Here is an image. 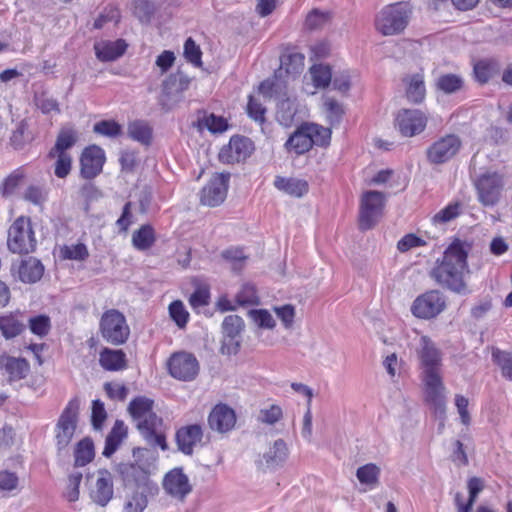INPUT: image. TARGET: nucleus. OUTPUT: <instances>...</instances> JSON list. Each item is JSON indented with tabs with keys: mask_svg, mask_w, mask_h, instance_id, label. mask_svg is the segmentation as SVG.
<instances>
[{
	"mask_svg": "<svg viewBox=\"0 0 512 512\" xmlns=\"http://www.w3.org/2000/svg\"><path fill=\"white\" fill-rule=\"evenodd\" d=\"M469 248L466 242L455 239L444 251L442 259L436 261L430 272L431 278L443 288L458 294L465 293L467 285L464 278L470 272L467 263Z\"/></svg>",
	"mask_w": 512,
	"mask_h": 512,
	"instance_id": "1",
	"label": "nucleus"
},
{
	"mask_svg": "<svg viewBox=\"0 0 512 512\" xmlns=\"http://www.w3.org/2000/svg\"><path fill=\"white\" fill-rule=\"evenodd\" d=\"M154 401L145 396L134 398L128 406V412L136 422L141 436L152 447L168 449L165 434L162 431L163 420L153 411Z\"/></svg>",
	"mask_w": 512,
	"mask_h": 512,
	"instance_id": "2",
	"label": "nucleus"
},
{
	"mask_svg": "<svg viewBox=\"0 0 512 512\" xmlns=\"http://www.w3.org/2000/svg\"><path fill=\"white\" fill-rule=\"evenodd\" d=\"M36 244L31 219L25 216L15 219L8 230L7 246L9 251L28 254L35 250Z\"/></svg>",
	"mask_w": 512,
	"mask_h": 512,
	"instance_id": "3",
	"label": "nucleus"
},
{
	"mask_svg": "<svg viewBox=\"0 0 512 512\" xmlns=\"http://www.w3.org/2000/svg\"><path fill=\"white\" fill-rule=\"evenodd\" d=\"M409 10L403 3L384 7L375 20L376 29L383 35H395L405 29L408 24Z\"/></svg>",
	"mask_w": 512,
	"mask_h": 512,
	"instance_id": "4",
	"label": "nucleus"
},
{
	"mask_svg": "<svg viewBox=\"0 0 512 512\" xmlns=\"http://www.w3.org/2000/svg\"><path fill=\"white\" fill-rule=\"evenodd\" d=\"M80 400L72 398L62 411L55 427V440L58 451H62L70 444L78 421Z\"/></svg>",
	"mask_w": 512,
	"mask_h": 512,
	"instance_id": "5",
	"label": "nucleus"
},
{
	"mask_svg": "<svg viewBox=\"0 0 512 512\" xmlns=\"http://www.w3.org/2000/svg\"><path fill=\"white\" fill-rule=\"evenodd\" d=\"M100 332L107 342L121 345L127 341L130 328L123 313L110 309L105 311L100 319Z\"/></svg>",
	"mask_w": 512,
	"mask_h": 512,
	"instance_id": "6",
	"label": "nucleus"
},
{
	"mask_svg": "<svg viewBox=\"0 0 512 512\" xmlns=\"http://www.w3.org/2000/svg\"><path fill=\"white\" fill-rule=\"evenodd\" d=\"M385 205V195L379 191H367L362 195L360 204L359 227L371 229L381 218Z\"/></svg>",
	"mask_w": 512,
	"mask_h": 512,
	"instance_id": "7",
	"label": "nucleus"
},
{
	"mask_svg": "<svg viewBox=\"0 0 512 512\" xmlns=\"http://www.w3.org/2000/svg\"><path fill=\"white\" fill-rule=\"evenodd\" d=\"M446 308V297L438 290H430L419 296L411 305V313L419 319L435 318Z\"/></svg>",
	"mask_w": 512,
	"mask_h": 512,
	"instance_id": "8",
	"label": "nucleus"
},
{
	"mask_svg": "<svg viewBox=\"0 0 512 512\" xmlns=\"http://www.w3.org/2000/svg\"><path fill=\"white\" fill-rule=\"evenodd\" d=\"M190 78L178 71L169 75L162 83L160 106L168 111L182 100L183 92L189 88Z\"/></svg>",
	"mask_w": 512,
	"mask_h": 512,
	"instance_id": "9",
	"label": "nucleus"
},
{
	"mask_svg": "<svg viewBox=\"0 0 512 512\" xmlns=\"http://www.w3.org/2000/svg\"><path fill=\"white\" fill-rule=\"evenodd\" d=\"M479 202L484 206L496 205L504 187V181L497 172H486L474 181Z\"/></svg>",
	"mask_w": 512,
	"mask_h": 512,
	"instance_id": "10",
	"label": "nucleus"
},
{
	"mask_svg": "<svg viewBox=\"0 0 512 512\" xmlns=\"http://www.w3.org/2000/svg\"><path fill=\"white\" fill-rule=\"evenodd\" d=\"M169 374L180 381H192L199 373L197 358L188 352L181 351L172 354L167 362Z\"/></svg>",
	"mask_w": 512,
	"mask_h": 512,
	"instance_id": "11",
	"label": "nucleus"
},
{
	"mask_svg": "<svg viewBox=\"0 0 512 512\" xmlns=\"http://www.w3.org/2000/svg\"><path fill=\"white\" fill-rule=\"evenodd\" d=\"M89 494L94 503L101 507H105L113 498V475L106 469H100L91 476Z\"/></svg>",
	"mask_w": 512,
	"mask_h": 512,
	"instance_id": "12",
	"label": "nucleus"
},
{
	"mask_svg": "<svg viewBox=\"0 0 512 512\" xmlns=\"http://www.w3.org/2000/svg\"><path fill=\"white\" fill-rule=\"evenodd\" d=\"M422 381L427 403L433 408L434 413L443 419L446 410V396L440 374L423 376Z\"/></svg>",
	"mask_w": 512,
	"mask_h": 512,
	"instance_id": "13",
	"label": "nucleus"
},
{
	"mask_svg": "<svg viewBox=\"0 0 512 512\" xmlns=\"http://www.w3.org/2000/svg\"><path fill=\"white\" fill-rule=\"evenodd\" d=\"M461 147L458 136L450 134L435 141L427 149V159L432 164H443L452 159Z\"/></svg>",
	"mask_w": 512,
	"mask_h": 512,
	"instance_id": "14",
	"label": "nucleus"
},
{
	"mask_svg": "<svg viewBox=\"0 0 512 512\" xmlns=\"http://www.w3.org/2000/svg\"><path fill=\"white\" fill-rule=\"evenodd\" d=\"M254 149L252 141L244 136H233L219 152V160L225 164L238 163L249 157Z\"/></svg>",
	"mask_w": 512,
	"mask_h": 512,
	"instance_id": "15",
	"label": "nucleus"
},
{
	"mask_svg": "<svg viewBox=\"0 0 512 512\" xmlns=\"http://www.w3.org/2000/svg\"><path fill=\"white\" fill-rule=\"evenodd\" d=\"M105 152L96 145L86 147L80 157V175L84 179H93L99 175L105 163Z\"/></svg>",
	"mask_w": 512,
	"mask_h": 512,
	"instance_id": "16",
	"label": "nucleus"
},
{
	"mask_svg": "<svg viewBox=\"0 0 512 512\" xmlns=\"http://www.w3.org/2000/svg\"><path fill=\"white\" fill-rule=\"evenodd\" d=\"M427 124V117L417 109H403L398 112L396 126L400 133L412 137L421 133Z\"/></svg>",
	"mask_w": 512,
	"mask_h": 512,
	"instance_id": "17",
	"label": "nucleus"
},
{
	"mask_svg": "<svg viewBox=\"0 0 512 512\" xmlns=\"http://www.w3.org/2000/svg\"><path fill=\"white\" fill-rule=\"evenodd\" d=\"M149 450L146 448H134L133 457L135 463H126L120 466V473L126 482H135L137 484L143 483L147 480L149 475V464L143 461L145 454Z\"/></svg>",
	"mask_w": 512,
	"mask_h": 512,
	"instance_id": "18",
	"label": "nucleus"
},
{
	"mask_svg": "<svg viewBox=\"0 0 512 512\" xmlns=\"http://www.w3.org/2000/svg\"><path fill=\"white\" fill-rule=\"evenodd\" d=\"M228 176L216 174L202 188L200 201L203 205L215 207L221 204L227 195Z\"/></svg>",
	"mask_w": 512,
	"mask_h": 512,
	"instance_id": "19",
	"label": "nucleus"
},
{
	"mask_svg": "<svg viewBox=\"0 0 512 512\" xmlns=\"http://www.w3.org/2000/svg\"><path fill=\"white\" fill-rule=\"evenodd\" d=\"M421 348L418 351L422 377L427 375H439L441 367V353L435 344L426 336L421 337Z\"/></svg>",
	"mask_w": 512,
	"mask_h": 512,
	"instance_id": "20",
	"label": "nucleus"
},
{
	"mask_svg": "<svg viewBox=\"0 0 512 512\" xmlns=\"http://www.w3.org/2000/svg\"><path fill=\"white\" fill-rule=\"evenodd\" d=\"M163 489L168 495L183 501L192 491V485L182 468H174L165 475Z\"/></svg>",
	"mask_w": 512,
	"mask_h": 512,
	"instance_id": "21",
	"label": "nucleus"
},
{
	"mask_svg": "<svg viewBox=\"0 0 512 512\" xmlns=\"http://www.w3.org/2000/svg\"><path fill=\"white\" fill-rule=\"evenodd\" d=\"M11 272L17 274L23 283L33 284L38 282L44 274V265L35 257H28L12 264Z\"/></svg>",
	"mask_w": 512,
	"mask_h": 512,
	"instance_id": "22",
	"label": "nucleus"
},
{
	"mask_svg": "<svg viewBox=\"0 0 512 512\" xmlns=\"http://www.w3.org/2000/svg\"><path fill=\"white\" fill-rule=\"evenodd\" d=\"M202 438L203 430L198 424L181 427L175 435L177 447L185 455H192L194 447L201 443Z\"/></svg>",
	"mask_w": 512,
	"mask_h": 512,
	"instance_id": "23",
	"label": "nucleus"
},
{
	"mask_svg": "<svg viewBox=\"0 0 512 512\" xmlns=\"http://www.w3.org/2000/svg\"><path fill=\"white\" fill-rule=\"evenodd\" d=\"M235 423V412L226 404H217L208 416L209 427L220 433L231 430Z\"/></svg>",
	"mask_w": 512,
	"mask_h": 512,
	"instance_id": "24",
	"label": "nucleus"
},
{
	"mask_svg": "<svg viewBox=\"0 0 512 512\" xmlns=\"http://www.w3.org/2000/svg\"><path fill=\"white\" fill-rule=\"evenodd\" d=\"M127 43L123 39L116 41H101L95 43L94 50L96 57L103 62L114 61L121 57L126 49Z\"/></svg>",
	"mask_w": 512,
	"mask_h": 512,
	"instance_id": "25",
	"label": "nucleus"
},
{
	"mask_svg": "<svg viewBox=\"0 0 512 512\" xmlns=\"http://www.w3.org/2000/svg\"><path fill=\"white\" fill-rule=\"evenodd\" d=\"M312 147L313 140L306 123L298 127L285 143L288 151H294L298 155L308 152Z\"/></svg>",
	"mask_w": 512,
	"mask_h": 512,
	"instance_id": "26",
	"label": "nucleus"
},
{
	"mask_svg": "<svg viewBox=\"0 0 512 512\" xmlns=\"http://www.w3.org/2000/svg\"><path fill=\"white\" fill-rule=\"evenodd\" d=\"M290 78L284 79L277 77L276 73L272 79L264 80L259 86V92L268 98H275L277 101L288 96V81Z\"/></svg>",
	"mask_w": 512,
	"mask_h": 512,
	"instance_id": "27",
	"label": "nucleus"
},
{
	"mask_svg": "<svg viewBox=\"0 0 512 512\" xmlns=\"http://www.w3.org/2000/svg\"><path fill=\"white\" fill-rule=\"evenodd\" d=\"M304 68V56L301 53L294 52L284 54L280 58V67L276 70L277 77L294 78L300 74Z\"/></svg>",
	"mask_w": 512,
	"mask_h": 512,
	"instance_id": "28",
	"label": "nucleus"
},
{
	"mask_svg": "<svg viewBox=\"0 0 512 512\" xmlns=\"http://www.w3.org/2000/svg\"><path fill=\"white\" fill-rule=\"evenodd\" d=\"M289 455L286 442L283 439H277L267 452L263 454V460L267 468L275 469L284 464Z\"/></svg>",
	"mask_w": 512,
	"mask_h": 512,
	"instance_id": "29",
	"label": "nucleus"
},
{
	"mask_svg": "<svg viewBox=\"0 0 512 512\" xmlns=\"http://www.w3.org/2000/svg\"><path fill=\"white\" fill-rule=\"evenodd\" d=\"M127 426L122 420H116L111 431L106 437L103 455L112 456L119 448L123 440L127 437Z\"/></svg>",
	"mask_w": 512,
	"mask_h": 512,
	"instance_id": "30",
	"label": "nucleus"
},
{
	"mask_svg": "<svg viewBox=\"0 0 512 512\" xmlns=\"http://www.w3.org/2000/svg\"><path fill=\"white\" fill-rule=\"evenodd\" d=\"M500 64L495 59H482L474 64L473 72L475 79L480 84L488 83L500 72Z\"/></svg>",
	"mask_w": 512,
	"mask_h": 512,
	"instance_id": "31",
	"label": "nucleus"
},
{
	"mask_svg": "<svg viewBox=\"0 0 512 512\" xmlns=\"http://www.w3.org/2000/svg\"><path fill=\"white\" fill-rule=\"evenodd\" d=\"M295 98L286 97L277 103L276 119L284 127H291L297 114Z\"/></svg>",
	"mask_w": 512,
	"mask_h": 512,
	"instance_id": "32",
	"label": "nucleus"
},
{
	"mask_svg": "<svg viewBox=\"0 0 512 512\" xmlns=\"http://www.w3.org/2000/svg\"><path fill=\"white\" fill-rule=\"evenodd\" d=\"M100 365L108 371H119L126 368V355L122 350L105 348L100 353Z\"/></svg>",
	"mask_w": 512,
	"mask_h": 512,
	"instance_id": "33",
	"label": "nucleus"
},
{
	"mask_svg": "<svg viewBox=\"0 0 512 512\" xmlns=\"http://www.w3.org/2000/svg\"><path fill=\"white\" fill-rule=\"evenodd\" d=\"M274 186L291 196L301 197L308 192V183L302 179L277 176Z\"/></svg>",
	"mask_w": 512,
	"mask_h": 512,
	"instance_id": "34",
	"label": "nucleus"
},
{
	"mask_svg": "<svg viewBox=\"0 0 512 512\" xmlns=\"http://www.w3.org/2000/svg\"><path fill=\"white\" fill-rule=\"evenodd\" d=\"M3 368L9 376V381L12 382L24 379L30 370V365L24 358L6 357Z\"/></svg>",
	"mask_w": 512,
	"mask_h": 512,
	"instance_id": "35",
	"label": "nucleus"
},
{
	"mask_svg": "<svg viewBox=\"0 0 512 512\" xmlns=\"http://www.w3.org/2000/svg\"><path fill=\"white\" fill-rule=\"evenodd\" d=\"M78 140V134L72 127H63L56 138L55 145L49 152L52 154L68 153L67 150L72 148Z\"/></svg>",
	"mask_w": 512,
	"mask_h": 512,
	"instance_id": "36",
	"label": "nucleus"
},
{
	"mask_svg": "<svg viewBox=\"0 0 512 512\" xmlns=\"http://www.w3.org/2000/svg\"><path fill=\"white\" fill-rule=\"evenodd\" d=\"M407 89L406 96L413 103H420L425 98L424 77L420 73L413 74L406 79Z\"/></svg>",
	"mask_w": 512,
	"mask_h": 512,
	"instance_id": "37",
	"label": "nucleus"
},
{
	"mask_svg": "<svg viewBox=\"0 0 512 512\" xmlns=\"http://www.w3.org/2000/svg\"><path fill=\"white\" fill-rule=\"evenodd\" d=\"M24 323L15 314H7L0 317V331L6 339H11L24 330Z\"/></svg>",
	"mask_w": 512,
	"mask_h": 512,
	"instance_id": "38",
	"label": "nucleus"
},
{
	"mask_svg": "<svg viewBox=\"0 0 512 512\" xmlns=\"http://www.w3.org/2000/svg\"><path fill=\"white\" fill-rule=\"evenodd\" d=\"M127 132L131 139L145 145L150 144L152 129L147 122L143 120H135L129 123Z\"/></svg>",
	"mask_w": 512,
	"mask_h": 512,
	"instance_id": "39",
	"label": "nucleus"
},
{
	"mask_svg": "<svg viewBox=\"0 0 512 512\" xmlns=\"http://www.w3.org/2000/svg\"><path fill=\"white\" fill-rule=\"evenodd\" d=\"M94 455L95 452L93 441L90 438H84L80 440L77 443L74 451L75 466H85L86 464L93 460Z\"/></svg>",
	"mask_w": 512,
	"mask_h": 512,
	"instance_id": "40",
	"label": "nucleus"
},
{
	"mask_svg": "<svg viewBox=\"0 0 512 512\" xmlns=\"http://www.w3.org/2000/svg\"><path fill=\"white\" fill-rule=\"evenodd\" d=\"M155 242L154 229L150 225H143L132 235L133 246L138 250H147Z\"/></svg>",
	"mask_w": 512,
	"mask_h": 512,
	"instance_id": "41",
	"label": "nucleus"
},
{
	"mask_svg": "<svg viewBox=\"0 0 512 512\" xmlns=\"http://www.w3.org/2000/svg\"><path fill=\"white\" fill-rule=\"evenodd\" d=\"M59 257L63 260L85 261L89 251L84 243L63 245L59 248Z\"/></svg>",
	"mask_w": 512,
	"mask_h": 512,
	"instance_id": "42",
	"label": "nucleus"
},
{
	"mask_svg": "<svg viewBox=\"0 0 512 512\" xmlns=\"http://www.w3.org/2000/svg\"><path fill=\"white\" fill-rule=\"evenodd\" d=\"M323 107L329 124L331 126L339 125L344 115L342 104L332 97H325Z\"/></svg>",
	"mask_w": 512,
	"mask_h": 512,
	"instance_id": "43",
	"label": "nucleus"
},
{
	"mask_svg": "<svg viewBox=\"0 0 512 512\" xmlns=\"http://www.w3.org/2000/svg\"><path fill=\"white\" fill-rule=\"evenodd\" d=\"M380 468L373 463L365 464L357 469L356 476L361 484L374 487L379 482Z\"/></svg>",
	"mask_w": 512,
	"mask_h": 512,
	"instance_id": "44",
	"label": "nucleus"
},
{
	"mask_svg": "<svg viewBox=\"0 0 512 512\" xmlns=\"http://www.w3.org/2000/svg\"><path fill=\"white\" fill-rule=\"evenodd\" d=\"M148 505L147 495L139 489L126 496L124 503L125 512H143Z\"/></svg>",
	"mask_w": 512,
	"mask_h": 512,
	"instance_id": "45",
	"label": "nucleus"
},
{
	"mask_svg": "<svg viewBox=\"0 0 512 512\" xmlns=\"http://www.w3.org/2000/svg\"><path fill=\"white\" fill-rule=\"evenodd\" d=\"M463 83V79L456 74H444L437 79L436 87L446 94H452L461 90Z\"/></svg>",
	"mask_w": 512,
	"mask_h": 512,
	"instance_id": "46",
	"label": "nucleus"
},
{
	"mask_svg": "<svg viewBox=\"0 0 512 512\" xmlns=\"http://www.w3.org/2000/svg\"><path fill=\"white\" fill-rule=\"evenodd\" d=\"M47 157L49 159H56L55 165H54V174L58 178H66L72 168V157L69 153H62V154H52V152H49Z\"/></svg>",
	"mask_w": 512,
	"mask_h": 512,
	"instance_id": "47",
	"label": "nucleus"
},
{
	"mask_svg": "<svg viewBox=\"0 0 512 512\" xmlns=\"http://www.w3.org/2000/svg\"><path fill=\"white\" fill-rule=\"evenodd\" d=\"M245 324L239 315H228L222 322V333L226 337H240Z\"/></svg>",
	"mask_w": 512,
	"mask_h": 512,
	"instance_id": "48",
	"label": "nucleus"
},
{
	"mask_svg": "<svg viewBox=\"0 0 512 512\" xmlns=\"http://www.w3.org/2000/svg\"><path fill=\"white\" fill-rule=\"evenodd\" d=\"M310 75L314 86L317 88H325L332 81V73L330 67L326 65H313L310 68Z\"/></svg>",
	"mask_w": 512,
	"mask_h": 512,
	"instance_id": "49",
	"label": "nucleus"
},
{
	"mask_svg": "<svg viewBox=\"0 0 512 512\" xmlns=\"http://www.w3.org/2000/svg\"><path fill=\"white\" fill-rule=\"evenodd\" d=\"M236 304L239 306L257 305L259 297L254 285L243 284L235 296Z\"/></svg>",
	"mask_w": 512,
	"mask_h": 512,
	"instance_id": "50",
	"label": "nucleus"
},
{
	"mask_svg": "<svg viewBox=\"0 0 512 512\" xmlns=\"http://www.w3.org/2000/svg\"><path fill=\"white\" fill-rule=\"evenodd\" d=\"M492 358L500 367L502 375L512 381V354L500 349H494Z\"/></svg>",
	"mask_w": 512,
	"mask_h": 512,
	"instance_id": "51",
	"label": "nucleus"
},
{
	"mask_svg": "<svg viewBox=\"0 0 512 512\" xmlns=\"http://www.w3.org/2000/svg\"><path fill=\"white\" fill-rule=\"evenodd\" d=\"M309 134L313 140V145L326 146L331 139V129L314 123H306Z\"/></svg>",
	"mask_w": 512,
	"mask_h": 512,
	"instance_id": "52",
	"label": "nucleus"
},
{
	"mask_svg": "<svg viewBox=\"0 0 512 512\" xmlns=\"http://www.w3.org/2000/svg\"><path fill=\"white\" fill-rule=\"evenodd\" d=\"M248 315L259 328L273 329L276 326L275 319L266 309H251Z\"/></svg>",
	"mask_w": 512,
	"mask_h": 512,
	"instance_id": "53",
	"label": "nucleus"
},
{
	"mask_svg": "<svg viewBox=\"0 0 512 512\" xmlns=\"http://www.w3.org/2000/svg\"><path fill=\"white\" fill-rule=\"evenodd\" d=\"M28 124L25 120L18 123L15 130L12 132L10 137V143L16 150L22 149L28 142L32 140L27 134Z\"/></svg>",
	"mask_w": 512,
	"mask_h": 512,
	"instance_id": "54",
	"label": "nucleus"
},
{
	"mask_svg": "<svg viewBox=\"0 0 512 512\" xmlns=\"http://www.w3.org/2000/svg\"><path fill=\"white\" fill-rule=\"evenodd\" d=\"M25 178V173L21 168L14 170L10 175H8L2 184V195L4 197H8L12 195L20 183Z\"/></svg>",
	"mask_w": 512,
	"mask_h": 512,
	"instance_id": "55",
	"label": "nucleus"
},
{
	"mask_svg": "<svg viewBox=\"0 0 512 512\" xmlns=\"http://www.w3.org/2000/svg\"><path fill=\"white\" fill-rule=\"evenodd\" d=\"M34 102L37 108H39L43 114H49L51 112L60 113L58 101L45 92L36 94L34 97Z\"/></svg>",
	"mask_w": 512,
	"mask_h": 512,
	"instance_id": "56",
	"label": "nucleus"
},
{
	"mask_svg": "<svg viewBox=\"0 0 512 512\" xmlns=\"http://www.w3.org/2000/svg\"><path fill=\"white\" fill-rule=\"evenodd\" d=\"M169 314L179 328H184L189 319V313L180 300L173 301L169 305Z\"/></svg>",
	"mask_w": 512,
	"mask_h": 512,
	"instance_id": "57",
	"label": "nucleus"
},
{
	"mask_svg": "<svg viewBox=\"0 0 512 512\" xmlns=\"http://www.w3.org/2000/svg\"><path fill=\"white\" fill-rule=\"evenodd\" d=\"M82 481V473L73 472L69 475L67 485L64 491V497L69 502H75L79 499V486Z\"/></svg>",
	"mask_w": 512,
	"mask_h": 512,
	"instance_id": "58",
	"label": "nucleus"
},
{
	"mask_svg": "<svg viewBox=\"0 0 512 512\" xmlns=\"http://www.w3.org/2000/svg\"><path fill=\"white\" fill-rule=\"evenodd\" d=\"M330 21V13L320 11L318 9L312 10L306 17L305 25L310 30H316L324 27Z\"/></svg>",
	"mask_w": 512,
	"mask_h": 512,
	"instance_id": "59",
	"label": "nucleus"
},
{
	"mask_svg": "<svg viewBox=\"0 0 512 512\" xmlns=\"http://www.w3.org/2000/svg\"><path fill=\"white\" fill-rule=\"evenodd\" d=\"M202 52L200 47L190 37L184 44V57L185 59L196 67L202 66L201 61Z\"/></svg>",
	"mask_w": 512,
	"mask_h": 512,
	"instance_id": "60",
	"label": "nucleus"
},
{
	"mask_svg": "<svg viewBox=\"0 0 512 512\" xmlns=\"http://www.w3.org/2000/svg\"><path fill=\"white\" fill-rule=\"evenodd\" d=\"M50 327V318L46 315H38L29 319V328L37 336H46L49 333Z\"/></svg>",
	"mask_w": 512,
	"mask_h": 512,
	"instance_id": "61",
	"label": "nucleus"
},
{
	"mask_svg": "<svg viewBox=\"0 0 512 512\" xmlns=\"http://www.w3.org/2000/svg\"><path fill=\"white\" fill-rule=\"evenodd\" d=\"M283 416V412L280 406L270 405L267 408H263L259 411L258 421L268 425L277 423Z\"/></svg>",
	"mask_w": 512,
	"mask_h": 512,
	"instance_id": "62",
	"label": "nucleus"
},
{
	"mask_svg": "<svg viewBox=\"0 0 512 512\" xmlns=\"http://www.w3.org/2000/svg\"><path fill=\"white\" fill-rule=\"evenodd\" d=\"M93 131L97 134L113 138L120 135L121 126L115 121L102 120L94 125Z\"/></svg>",
	"mask_w": 512,
	"mask_h": 512,
	"instance_id": "63",
	"label": "nucleus"
},
{
	"mask_svg": "<svg viewBox=\"0 0 512 512\" xmlns=\"http://www.w3.org/2000/svg\"><path fill=\"white\" fill-rule=\"evenodd\" d=\"M223 259L227 260L231 263L232 269L235 271H239L243 268L246 256L243 253L242 249L239 248H230L224 250L222 252Z\"/></svg>",
	"mask_w": 512,
	"mask_h": 512,
	"instance_id": "64",
	"label": "nucleus"
}]
</instances>
